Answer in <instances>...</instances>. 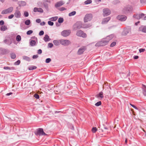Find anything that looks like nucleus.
<instances>
[{
    "label": "nucleus",
    "mask_w": 146,
    "mask_h": 146,
    "mask_svg": "<svg viewBox=\"0 0 146 146\" xmlns=\"http://www.w3.org/2000/svg\"><path fill=\"white\" fill-rule=\"evenodd\" d=\"M113 35H110L107 36L102 41L99 42L98 44L100 46H104L108 44L109 41L114 37Z\"/></svg>",
    "instance_id": "1"
},
{
    "label": "nucleus",
    "mask_w": 146,
    "mask_h": 146,
    "mask_svg": "<svg viewBox=\"0 0 146 146\" xmlns=\"http://www.w3.org/2000/svg\"><path fill=\"white\" fill-rule=\"evenodd\" d=\"M92 18V16L91 14H87L85 16L84 19V22L85 23L90 21Z\"/></svg>",
    "instance_id": "2"
},
{
    "label": "nucleus",
    "mask_w": 146,
    "mask_h": 146,
    "mask_svg": "<svg viewBox=\"0 0 146 146\" xmlns=\"http://www.w3.org/2000/svg\"><path fill=\"white\" fill-rule=\"evenodd\" d=\"M13 10V7H11L7 9H5L2 11L1 13L2 14H5L10 13L12 12Z\"/></svg>",
    "instance_id": "3"
},
{
    "label": "nucleus",
    "mask_w": 146,
    "mask_h": 146,
    "mask_svg": "<svg viewBox=\"0 0 146 146\" xmlns=\"http://www.w3.org/2000/svg\"><path fill=\"white\" fill-rule=\"evenodd\" d=\"M36 135H46V134L43 131V130L42 128H39L37 129L36 132L35 133Z\"/></svg>",
    "instance_id": "4"
},
{
    "label": "nucleus",
    "mask_w": 146,
    "mask_h": 146,
    "mask_svg": "<svg viewBox=\"0 0 146 146\" xmlns=\"http://www.w3.org/2000/svg\"><path fill=\"white\" fill-rule=\"evenodd\" d=\"M60 42L64 46L68 45L70 43L69 40H60Z\"/></svg>",
    "instance_id": "5"
},
{
    "label": "nucleus",
    "mask_w": 146,
    "mask_h": 146,
    "mask_svg": "<svg viewBox=\"0 0 146 146\" xmlns=\"http://www.w3.org/2000/svg\"><path fill=\"white\" fill-rule=\"evenodd\" d=\"M76 35L78 36H81L83 37H85L86 36V34L84 33L81 30L78 31L76 33Z\"/></svg>",
    "instance_id": "6"
},
{
    "label": "nucleus",
    "mask_w": 146,
    "mask_h": 146,
    "mask_svg": "<svg viewBox=\"0 0 146 146\" xmlns=\"http://www.w3.org/2000/svg\"><path fill=\"white\" fill-rule=\"evenodd\" d=\"M82 23L80 22H77L74 26V29L76 30L77 29H79L82 27Z\"/></svg>",
    "instance_id": "7"
},
{
    "label": "nucleus",
    "mask_w": 146,
    "mask_h": 146,
    "mask_svg": "<svg viewBox=\"0 0 146 146\" xmlns=\"http://www.w3.org/2000/svg\"><path fill=\"white\" fill-rule=\"evenodd\" d=\"M145 16V14L142 13L140 14L134 15H133V17L135 19H139L141 18H142V17Z\"/></svg>",
    "instance_id": "8"
},
{
    "label": "nucleus",
    "mask_w": 146,
    "mask_h": 146,
    "mask_svg": "<svg viewBox=\"0 0 146 146\" xmlns=\"http://www.w3.org/2000/svg\"><path fill=\"white\" fill-rule=\"evenodd\" d=\"M103 15L104 16L109 15L111 13L110 11L108 9H105L103 10Z\"/></svg>",
    "instance_id": "9"
},
{
    "label": "nucleus",
    "mask_w": 146,
    "mask_h": 146,
    "mask_svg": "<svg viewBox=\"0 0 146 146\" xmlns=\"http://www.w3.org/2000/svg\"><path fill=\"white\" fill-rule=\"evenodd\" d=\"M70 32L69 30H64L62 32L61 35L64 36H66L70 35Z\"/></svg>",
    "instance_id": "10"
},
{
    "label": "nucleus",
    "mask_w": 146,
    "mask_h": 146,
    "mask_svg": "<svg viewBox=\"0 0 146 146\" xmlns=\"http://www.w3.org/2000/svg\"><path fill=\"white\" fill-rule=\"evenodd\" d=\"M117 18L119 20L121 21H124L126 20L127 17L124 15H119L117 17Z\"/></svg>",
    "instance_id": "11"
},
{
    "label": "nucleus",
    "mask_w": 146,
    "mask_h": 146,
    "mask_svg": "<svg viewBox=\"0 0 146 146\" xmlns=\"http://www.w3.org/2000/svg\"><path fill=\"white\" fill-rule=\"evenodd\" d=\"M86 48L85 46H83L80 48L78 52V54H82L83 52L86 50Z\"/></svg>",
    "instance_id": "12"
},
{
    "label": "nucleus",
    "mask_w": 146,
    "mask_h": 146,
    "mask_svg": "<svg viewBox=\"0 0 146 146\" xmlns=\"http://www.w3.org/2000/svg\"><path fill=\"white\" fill-rule=\"evenodd\" d=\"M14 15L17 18H20L21 15L20 11L18 10H16L14 13Z\"/></svg>",
    "instance_id": "13"
},
{
    "label": "nucleus",
    "mask_w": 146,
    "mask_h": 146,
    "mask_svg": "<svg viewBox=\"0 0 146 146\" xmlns=\"http://www.w3.org/2000/svg\"><path fill=\"white\" fill-rule=\"evenodd\" d=\"M96 97L98 98H100L101 99L104 98L103 93L102 92H100L96 96Z\"/></svg>",
    "instance_id": "14"
},
{
    "label": "nucleus",
    "mask_w": 146,
    "mask_h": 146,
    "mask_svg": "<svg viewBox=\"0 0 146 146\" xmlns=\"http://www.w3.org/2000/svg\"><path fill=\"white\" fill-rule=\"evenodd\" d=\"M140 31H141L144 33H146V26H142L139 29Z\"/></svg>",
    "instance_id": "15"
},
{
    "label": "nucleus",
    "mask_w": 146,
    "mask_h": 146,
    "mask_svg": "<svg viewBox=\"0 0 146 146\" xmlns=\"http://www.w3.org/2000/svg\"><path fill=\"white\" fill-rule=\"evenodd\" d=\"M64 4V3L62 1H60L56 3L55 5V6L56 7H59Z\"/></svg>",
    "instance_id": "16"
},
{
    "label": "nucleus",
    "mask_w": 146,
    "mask_h": 146,
    "mask_svg": "<svg viewBox=\"0 0 146 146\" xmlns=\"http://www.w3.org/2000/svg\"><path fill=\"white\" fill-rule=\"evenodd\" d=\"M142 90L143 93L145 96H146V87L144 85H142Z\"/></svg>",
    "instance_id": "17"
},
{
    "label": "nucleus",
    "mask_w": 146,
    "mask_h": 146,
    "mask_svg": "<svg viewBox=\"0 0 146 146\" xmlns=\"http://www.w3.org/2000/svg\"><path fill=\"white\" fill-rule=\"evenodd\" d=\"M110 19L109 17H107L104 19L103 21L102 22V23L103 24H104L106 23H107L108 21H109Z\"/></svg>",
    "instance_id": "18"
},
{
    "label": "nucleus",
    "mask_w": 146,
    "mask_h": 146,
    "mask_svg": "<svg viewBox=\"0 0 146 146\" xmlns=\"http://www.w3.org/2000/svg\"><path fill=\"white\" fill-rule=\"evenodd\" d=\"M49 36L46 35L44 37V40L45 42L48 41L49 40Z\"/></svg>",
    "instance_id": "19"
},
{
    "label": "nucleus",
    "mask_w": 146,
    "mask_h": 146,
    "mask_svg": "<svg viewBox=\"0 0 146 146\" xmlns=\"http://www.w3.org/2000/svg\"><path fill=\"white\" fill-rule=\"evenodd\" d=\"M36 42L34 40H31L30 42V44L32 46H33L35 45Z\"/></svg>",
    "instance_id": "20"
},
{
    "label": "nucleus",
    "mask_w": 146,
    "mask_h": 146,
    "mask_svg": "<svg viewBox=\"0 0 146 146\" xmlns=\"http://www.w3.org/2000/svg\"><path fill=\"white\" fill-rule=\"evenodd\" d=\"M7 29V27L3 25L1 26V31H5Z\"/></svg>",
    "instance_id": "21"
},
{
    "label": "nucleus",
    "mask_w": 146,
    "mask_h": 146,
    "mask_svg": "<svg viewBox=\"0 0 146 146\" xmlns=\"http://www.w3.org/2000/svg\"><path fill=\"white\" fill-rule=\"evenodd\" d=\"M53 43L56 46L59 45L60 44L59 42L57 40H54L53 41Z\"/></svg>",
    "instance_id": "22"
},
{
    "label": "nucleus",
    "mask_w": 146,
    "mask_h": 146,
    "mask_svg": "<svg viewBox=\"0 0 146 146\" xmlns=\"http://www.w3.org/2000/svg\"><path fill=\"white\" fill-rule=\"evenodd\" d=\"M31 23L30 21L29 20H27L25 22V24L26 25H30Z\"/></svg>",
    "instance_id": "23"
},
{
    "label": "nucleus",
    "mask_w": 146,
    "mask_h": 146,
    "mask_svg": "<svg viewBox=\"0 0 146 146\" xmlns=\"http://www.w3.org/2000/svg\"><path fill=\"white\" fill-rule=\"evenodd\" d=\"M16 40L18 41H20L21 40V37L20 35H18L16 38Z\"/></svg>",
    "instance_id": "24"
},
{
    "label": "nucleus",
    "mask_w": 146,
    "mask_h": 146,
    "mask_svg": "<svg viewBox=\"0 0 146 146\" xmlns=\"http://www.w3.org/2000/svg\"><path fill=\"white\" fill-rule=\"evenodd\" d=\"M76 13L75 11H73L69 14V16H72L74 15Z\"/></svg>",
    "instance_id": "25"
},
{
    "label": "nucleus",
    "mask_w": 146,
    "mask_h": 146,
    "mask_svg": "<svg viewBox=\"0 0 146 146\" xmlns=\"http://www.w3.org/2000/svg\"><path fill=\"white\" fill-rule=\"evenodd\" d=\"M92 2V1L91 0H88L84 2V3L86 5H87L91 3Z\"/></svg>",
    "instance_id": "26"
},
{
    "label": "nucleus",
    "mask_w": 146,
    "mask_h": 146,
    "mask_svg": "<svg viewBox=\"0 0 146 146\" xmlns=\"http://www.w3.org/2000/svg\"><path fill=\"white\" fill-rule=\"evenodd\" d=\"M58 19V17H52L50 19L51 21H56Z\"/></svg>",
    "instance_id": "27"
},
{
    "label": "nucleus",
    "mask_w": 146,
    "mask_h": 146,
    "mask_svg": "<svg viewBox=\"0 0 146 146\" xmlns=\"http://www.w3.org/2000/svg\"><path fill=\"white\" fill-rule=\"evenodd\" d=\"M36 68V67L35 66H31L29 67V70H32L34 69H35Z\"/></svg>",
    "instance_id": "28"
},
{
    "label": "nucleus",
    "mask_w": 146,
    "mask_h": 146,
    "mask_svg": "<svg viewBox=\"0 0 146 146\" xmlns=\"http://www.w3.org/2000/svg\"><path fill=\"white\" fill-rule=\"evenodd\" d=\"M16 55L15 53H12L11 54V57L12 59H15L16 58Z\"/></svg>",
    "instance_id": "29"
},
{
    "label": "nucleus",
    "mask_w": 146,
    "mask_h": 146,
    "mask_svg": "<svg viewBox=\"0 0 146 146\" xmlns=\"http://www.w3.org/2000/svg\"><path fill=\"white\" fill-rule=\"evenodd\" d=\"M20 5L21 6H24L26 4L25 2L24 1H21L20 3Z\"/></svg>",
    "instance_id": "30"
},
{
    "label": "nucleus",
    "mask_w": 146,
    "mask_h": 146,
    "mask_svg": "<svg viewBox=\"0 0 146 146\" xmlns=\"http://www.w3.org/2000/svg\"><path fill=\"white\" fill-rule=\"evenodd\" d=\"M97 128L96 127H94L92 128V131L93 133H95L96 132L97 130Z\"/></svg>",
    "instance_id": "31"
},
{
    "label": "nucleus",
    "mask_w": 146,
    "mask_h": 146,
    "mask_svg": "<svg viewBox=\"0 0 146 146\" xmlns=\"http://www.w3.org/2000/svg\"><path fill=\"white\" fill-rule=\"evenodd\" d=\"M58 21L59 23H62L63 21V18H60L58 19Z\"/></svg>",
    "instance_id": "32"
},
{
    "label": "nucleus",
    "mask_w": 146,
    "mask_h": 146,
    "mask_svg": "<svg viewBox=\"0 0 146 146\" xmlns=\"http://www.w3.org/2000/svg\"><path fill=\"white\" fill-rule=\"evenodd\" d=\"M33 33V31L32 30H29L27 31V35H30Z\"/></svg>",
    "instance_id": "33"
},
{
    "label": "nucleus",
    "mask_w": 146,
    "mask_h": 146,
    "mask_svg": "<svg viewBox=\"0 0 146 146\" xmlns=\"http://www.w3.org/2000/svg\"><path fill=\"white\" fill-rule=\"evenodd\" d=\"M101 104V102L100 101L96 103L95 105L96 106H99Z\"/></svg>",
    "instance_id": "34"
},
{
    "label": "nucleus",
    "mask_w": 146,
    "mask_h": 146,
    "mask_svg": "<svg viewBox=\"0 0 146 146\" xmlns=\"http://www.w3.org/2000/svg\"><path fill=\"white\" fill-rule=\"evenodd\" d=\"M51 61V59L50 58H47L46 60V62L47 63H48Z\"/></svg>",
    "instance_id": "35"
},
{
    "label": "nucleus",
    "mask_w": 146,
    "mask_h": 146,
    "mask_svg": "<svg viewBox=\"0 0 146 146\" xmlns=\"http://www.w3.org/2000/svg\"><path fill=\"white\" fill-rule=\"evenodd\" d=\"M48 24L50 26H52L54 24L53 23L50 21H49L48 22Z\"/></svg>",
    "instance_id": "36"
},
{
    "label": "nucleus",
    "mask_w": 146,
    "mask_h": 146,
    "mask_svg": "<svg viewBox=\"0 0 146 146\" xmlns=\"http://www.w3.org/2000/svg\"><path fill=\"white\" fill-rule=\"evenodd\" d=\"M116 44V42H113L110 45L111 47H113L115 46Z\"/></svg>",
    "instance_id": "37"
},
{
    "label": "nucleus",
    "mask_w": 146,
    "mask_h": 146,
    "mask_svg": "<svg viewBox=\"0 0 146 146\" xmlns=\"http://www.w3.org/2000/svg\"><path fill=\"white\" fill-rule=\"evenodd\" d=\"M43 11V10L40 8H38V12L42 13Z\"/></svg>",
    "instance_id": "38"
},
{
    "label": "nucleus",
    "mask_w": 146,
    "mask_h": 146,
    "mask_svg": "<svg viewBox=\"0 0 146 146\" xmlns=\"http://www.w3.org/2000/svg\"><path fill=\"white\" fill-rule=\"evenodd\" d=\"M34 97L37 99H39V97L38 95L37 94H35V95H34Z\"/></svg>",
    "instance_id": "39"
},
{
    "label": "nucleus",
    "mask_w": 146,
    "mask_h": 146,
    "mask_svg": "<svg viewBox=\"0 0 146 146\" xmlns=\"http://www.w3.org/2000/svg\"><path fill=\"white\" fill-rule=\"evenodd\" d=\"M24 14L25 16L26 17H27L29 16V13L27 12H25Z\"/></svg>",
    "instance_id": "40"
},
{
    "label": "nucleus",
    "mask_w": 146,
    "mask_h": 146,
    "mask_svg": "<svg viewBox=\"0 0 146 146\" xmlns=\"http://www.w3.org/2000/svg\"><path fill=\"white\" fill-rule=\"evenodd\" d=\"M14 16V15L13 14H11L8 16V18L9 19H11Z\"/></svg>",
    "instance_id": "41"
},
{
    "label": "nucleus",
    "mask_w": 146,
    "mask_h": 146,
    "mask_svg": "<svg viewBox=\"0 0 146 146\" xmlns=\"http://www.w3.org/2000/svg\"><path fill=\"white\" fill-rule=\"evenodd\" d=\"M44 34V32L43 31H41L39 33V35L40 36L43 35Z\"/></svg>",
    "instance_id": "42"
},
{
    "label": "nucleus",
    "mask_w": 146,
    "mask_h": 146,
    "mask_svg": "<svg viewBox=\"0 0 146 146\" xmlns=\"http://www.w3.org/2000/svg\"><path fill=\"white\" fill-rule=\"evenodd\" d=\"M3 68L5 70H11V69L10 68V67H8V66L5 67Z\"/></svg>",
    "instance_id": "43"
},
{
    "label": "nucleus",
    "mask_w": 146,
    "mask_h": 146,
    "mask_svg": "<svg viewBox=\"0 0 146 146\" xmlns=\"http://www.w3.org/2000/svg\"><path fill=\"white\" fill-rule=\"evenodd\" d=\"M48 46L50 48H51L53 46V44L51 43H49L48 44Z\"/></svg>",
    "instance_id": "44"
},
{
    "label": "nucleus",
    "mask_w": 146,
    "mask_h": 146,
    "mask_svg": "<svg viewBox=\"0 0 146 146\" xmlns=\"http://www.w3.org/2000/svg\"><path fill=\"white\" fill-rule=\"evenodd\" d=\"M137 94L139 95V96H140V94L142 93L141 92V90H138L137 91Z\"/></svg>",
    "instance_id": "45"
},
{
    "label": "nucleus",
    "mask_w": 146,
    "mask_h": 146,
    "mask_svg": "<svg viewBox=\"0 0 146 146\" xmlns=\"http://www.w3.org/2000/svg\"><path fill=\"white\" fill-rule=\"evenodd\" d=\"M34 11L35 12H38V8L35 7L34 9Z\"/></svg>",
    "instance_id": "46"
},
{
    "label": "nucleus",
    "mask_w": 146,
    "mask_h": 146,
    "mask_svg": "<svg viewBox=\"0 0 146 146\" xmlns=\"http://www.w3.org/2000/svg\"><path fill=\"white\" fill-rule=\"evenodd\" d=\"M38 56L37 55H34L33 56V59H35L37 58Z\"/></svg>",
    "instance_id": "47"
},
{
    "label": "nucleus",
    "mask_w": 146,
    "mask_h": 146,
    "mask_svg": "<svg viewBox=\"0 0 146 146\" xmlns=\"http://www.w3.org/2000/svg\"><path fill=\"white\" fill-rule=\"evenodd\" d=\"M4 24V22L2 20L0 21V25H2Z\"/></svg>",
    "instance_id": "48"
},
{
    "label": "nucleus",
    "mask_w": 146,
    "mask_h": 146,
    "mask_svg": "<svg viewBox=\"0 0 146 146\" xmlns=\"http://www.w3.org/2000/svg\"><path fill=\"white\" fill-rule=\"evenodd\" d=\"M145 50V49L141 48V49H139V51L140 52H144V51Z\"/></svg>",
    "instance_id": "49"
},
{
    "label": "nucleus",
    "mask_w": 146,
    "mask_h": 146,
    "mask_svg": "<svg viewBox=\"0 0 146 146\" xmlns=\"http://www.w3.org/2000/svg\"><path fill=\"white\" fill-rule=\"evenodd\" d=\"M41 21V20L40 19H37L36 20V22L37 23H40Z\"/></svg>",
    "instance_id": "50"
},
{
    "label": "nucleus",
    "mask_w": 146,
    "mask_h": 146,
    "mask_svg": "<svg viewBox=\"0 0 146 146\" xmlns=\"http://www.w3.org/2000/svg\"><path fill=\"white\" fill-rule=\"evenodd\" d=\"M42 52V51L41 49H39L38 50V54H41Z\"/></svg>",
    "instance_id": "51"
},
{
    "label": "nucleus",
    "mask_w": 146,
    "mask_h": 146,
    "mask_svg": "<svg viewBox=\"0 0 146 146\" xmlns=\"http://www.w3.org/2000/svg\"><path fill=\"white\" fill-rule=\"evenodd\" d=\"M45 23L44 22H41L40 23V25H45Z\"/></svg>",
    "instance_id": "52"
},
{
    "label": "nucleus",
    "mask_w": 146,
    "mask_h": 146,
    "mask_svg": "<svg viewBox=\"0 0 146 146\" xmlns=\"http://www.w3.org/2000/svg\"><path fill=\"white\" fill-rule=\"evenodd\" d=\"M13 94V93L12 92H10L9 93H7L6 94V95L7 96H9Z\"/></svg>",
    "instance_id": "53"
},
{
    "label": "nucleus",
    "mask_w": 146,
    "mask_h": 146,
    "mask_svg": "<svg viewBox=\"0 0 146 146\" xmlns=\"http://www.w3.org/2000/svg\"><path fill=\"white\" fill-rule=\"evenodd\" d=\"M142 19L145 20H146V16H145L142 17Z\"/></svg>",
    "instance_id": "54"
},
{
    "label": "nucleus",
    "mask_w": 146,
    "mask_h": 146,
    "mask_svg": "<svg viewBox=\"0 0 146 146\" xmlns=\"http://www.w3.org/2000/svg\"><path fill=\"white\" fill-rule=\"evenodd\" d=\"M138 58V56H134V58L135 59H137Z\"/></svg>",
    "instance_id": "55"
},
{
    "label": "nucleus",
    "mask_w": 146,
    "mask_h": 146,
    "mask_svg": "<svg viewBox=\"0 0 146 146\" xmlns=\"http://www.w3.org/2000/svg\"><path fill=\"white\" fill-rule=\"evenodd\" d=\"M130 105L131 106L133 107L134 108L135 107V106L134 105H133V104H130Z\"/></svg>",
    "instance_id": "56"
},
{
    "label": "nucleus",
    "mask_w": 146,
    "mask_h": 146,
    "mask_svg": "<svg viewBox=\"0 0 146 146\" xmlns=\"http://www.w3.org/2000/svg\"><path fill=\"white\" fill-rule=\"evenodd\" d=\"M61 9L62 11H63L65 9V8L64 7H62L61 8Z\"/></svg>",
    "instance_id": "57"
},
{
    "label": "nucleus",
    "mask_w": 146,
    "mask_h": 146,
    "mask_svg": "<svg viewBox=\"0 0 146 146\" xmlns=\"http://www.w3.org/2000/svg\"><path fill=\"white\" fill-rule=\"evenodd\" d=\"M7 40H7V39H6V40H4V42H5V43H6L7 42Z\"/></svg>",
    "instance_id": "58"
},
{
    "label": "nucleus",
    "mask_w": 146,
    "mask_h": 146,
    "mask_svg": "<svg viewBox=\"0 0 146 146\" xmlns=\"http://www.w3.org/2000/svg\"><path fill=\"white\" fill-rule=\"evenodd\" d=\"M17 62L18 64H19L20 63V61L19 60H18L17 61Z\"/></svg>",
    "instance_id": "59"
},
{
    "label": "nucleus",
    "mask_w": 146,
    "mask_h": 146,
    "mask_svg": "<svg viewBox=\"0 0 146 146\" xmlns=\"http://www.w3.org/2000/svg\"><path fill=\"white\" fill-rule=\"evenodd\" d=\"M127 139H126L125 140V143H127Z\"/></svg>",
    "instance_id": "60"
},
{
    "label": "nucleus",
    "mask_w": 146,
    "mask_h": 146,
    "mask_svg": "<svg viewBox=\"0 0 146 146\" xmlns=\"http://www.w3.org/2000/svg\"><path fill=\"white\" fill-rule=\"evenodd\" d=\"M89 27L90 26H86V27H84L85 28H87Z\"/></svg>",
    "instance_id": "61"
},
{
    "label": "nucleus",
    "mask_w": 146,
    "mask_h": 146,
    "mask_svg": "<svg viewBox=\"0 0 146 146\" xmlns=\"http://www.w3.org/2000/svg\"><path fill=\"white\" fill-rule=\"evenodd\" d=\"M0 1L3 2L4 1V0H0Z\"/></svg>",
    "instance_id": "62"
},
{
    "label": "nucleus",
    "mask_w": 146,
    "mask_h": 146,
    "mask_svg": "<svg viewBox=\"0 0 146 146\" xmlns=\"http://www.w3.org/2000/svg\"><path fill=\"white\" fill-rule=\"evenodd\" d=\"M134 108L136 109H137V107H136V106H135V107Z\"/></svg>",
    "instance_id": "63"
},
{
    "label": "nucleus",
    "mask_w": 146,
    "mask_h": 146,
    "mask_svg": "<svg viewBox=\"0 0 146 146\" xmlns=\"http://www.w3.org/2000/svg\"><path fill=\"white\" fill-rule=\"evenodd\" d=\"M137 24L138 23H135V25H137Z\"/></svg>",
    "instance_id": "64"
}]
</instances>
